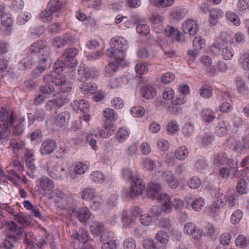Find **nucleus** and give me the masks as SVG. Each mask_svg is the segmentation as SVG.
Instances as JSON below:
<instances>
[{
    "label": "nucleus",
    "instance_id": "4468645a",
    "mask_svg": "<svg viewBox=\"0 0 249 249\" xmlns=\"http://www.w3.org/2000/svg\"><path fill=\"white\" fill-rule=\"evenodd\" d=\"M89 104L85 99L75 100L72 104V107L74 110L77 112H83L86 113L89 111Z\"/></svg>",
    "mask_w": 249,
    "mask_h": 249
},
{
    "label": "nucleus",
    "instance_id": "4c0bfd02",
    "mask_svg": "<svg viewBox=\"0 0 249 249\" xmlns=\"http://www.w3.org/2000/svg\"><path fill=\"white\" fill-rule=\"evenodd\" d=\"M225 16L227 19L235 26L240 24V20L238 16L234 12L230 11L226 12Z\"/></svg>",
    "mask_w": 249,
    "mask_h": 249
},
{
    "label": "nucleus",
    "instance_id": "e2e57ef3",
    "mask_svg": "<svg viewBox=\"0 0 249 249\" xmlns=\"http://www.w3.org/2000/svg\"><path fill=\"white\" fill-rule=\"evenodd\" d=\"M178 125L175 120H172L167 124V130L171 134L175 133L178 130Z\"/></svg>",
    "mask_w": 249,
    "mask_h": 249
},
{
    "label": "nucleus",
    "instance_id": "bf43d9fd",
    "mask_svg": "<svg viewBox=\"0 0 249 249\" xmlns=\"http://www.w3.org/2000/svg\"><path fill=\"white\" fill-rule=\"evenodd\" d=\"M139 221L141 224L145 226H148L151 224L152 221V216L148 214L141 215Z\"/></svg>",
    "mask_w": 249,
    "mask_h": 249
},
{
    "label": "nucleus",
    "instance_id": "774afa93",
    "mask_svg": "<svg viewBox=\"0 0 249 249\" xmlns=\"http://www.w3.org/2000/svg\"><path fill=\"white\" fill-rule=\"evenodd\" d=\"M124 249H135L136 248L135 241L131 238L126 239L124 242Z\"/></svg>",
    "mask_w": 249,
    "mask_h": 249
},
{
    "label": "nucleus",
    "instance_id": "79ce46f5",
    "mask_svg": "<svg viewBox=\"0 0 249 249\" xmlns=\"http://www.w3.org/2000/svg\"><path fill=\"white\" fill-rule=\"evenodd\" d=\"M32 15L30 13L23 12L21 13L17 17V22L19 25H23L31 19Z\"/></svg>",
    "mask_w": 249,
    "mask_h": 249
},
{
    "label": "nucleus",
    "instance_id": "aec40b11",
    "mask_svg": "<svg viewBox=\"0 0 249 249\" xmlns=\"http://www.w3.org/2000/svg\"><path fill=\"white\" fill-rule=\"evenodd\" d=\"M47 42L43 40H38L32 44L29 48L30 53H40L44 52V50L46 49Z\"/></svg>",
    "mask_w": 249,
    "mask_h": 249
},
{
    "label": "nucleus",
    "instance_id": "5fc2aeb1",
    "mask_svg": "<svg viewBox=\"0 0 249 249\" xmlns=\"http://www.w3.org/2000/svg\"><path fill=\"white\" fill-rule=\"evenodd\" d=\"M25 146L24 142L20 140H11L10 146L13 150H19L22 149Z\"/></svg>",
    "mask_w": 249,
    "mask_h": 249
},
{
    "label": "nucleus",
    "instance_id": "cd10ccee",
    "mask_svg": "<svg viewBox=\"0 0 249 249\" xmlns=\"http://www.w3.org/2000/svg\"><path fill=\"white\" fill-rule=\"evenodd\" d=\"M104 116L107 118L105 122V124H111V122L116 120L118 117L116 112L113 109L109 108H106L104 111Z\"/></svg>",
    "mask_w": 249,
    "mask_h": 249
},
{
    "label": "nucleus",
    "instance_id": "6e6552de",
    "mask_svg": "<svg viewBox=\"0 0 249 249\" xmlns=\"http://www.w3.org/2000/svg\"><path fill=\"white\" fill-rule=\"evenodd\" d=\"M5 224L8 231L7 236H9V239L19 240L24 231L22 228L12 221H7L5 222Z\"/></svg>",
    "mask_w": 249,
    "mask_h": 249
},
{
    "label": "nucleus",
    "instance_id": "7c9ffc66",
    "mask_svg": "<svg viewBox=\"0 0 249 249\" xmlns=\"http://www.w3.org/2000/svg\"><path fill=\"white\" fill-rule=\"evenodd\" d=\"M47 8L54 14L60 11L62 8V3L59 0H51L48 3Z\"/></svg>",
    "mask_w": 249,
    "mask_h": 249
},
{
    "label": "nucleus",
    "instance_id": "bb28decb",
    "mask_svg": "<svg viewBox=\"0 0 249 249\" xmlns=\"http://www.w3.org/2000/svg\"><path fill=\"white\" fill-rule=\"evenodd\" d=\"M168 234L163 231H159L156 234V239L159 244V247H164L168 243Z\"/></svg>",
    "mask_w": 249,
    "mask_h": 249
},
{
    "label": "nucleus",
    "instance_id": "3c124183",
    "mask_svg": "<svg viewBox=\"0 0 249 249\" xmlns=\"http://www.w3.org/2000/svg\"><path fill=\"white\" fill-rule=\"evenodd\" d=\"M17 241L18 240L17 239H9V236H7L0 246L3 247L4 249H13L15 247V244Z\"/></svg>",
    "mask_w": 249,
    "mask_h": 249
},
{
    "label": "nucleus",
    "instance_id": "052dcab7",
    "mask_svg": "<svg viewBox=\"0 0 249 249\" xmlns=\"http://www.w3.org/2000/svg\"><path fill=\"white\" fill-rule=\"evenodd\" d=\"M51 193L49 194L50 198H55V201L57 203L60 202V200L64 196L63 193L59 190H53Z\"/></svg>",
    "mask_w": 249,
    "mask_h": 249
},
{
    "label": "nucleus",
    "instance_id": "ddd939ff",
    "mask_svg": "<svg viewBox=\"0 0 249 249\" xmlns=\"http://www.w3.org/2000/svg\"><path fill=\"white\" fill-rule=\"evenodd\" d=\"M182 29L184 33H188L192 36L196 35L198 31L196 22L192 19H188L184 22L182 25Z\"/></svg>",
    "mask_w": 249,
    "mask_h": 249
},
{
    "label": "nucleus",
    "instance_id": "e433bc0d",
    "mask_svg": "<svg viewBox=\"0 0 249 249\" xmlns=\"http://www.w3.org/2000/svg\"><path fill=\"white\" fill-rule=\"evenodd\" d=\"M199 94L201 97L204 98H210L213 94L212 88L207 84L202 85L199 89Z\"/></svg>",
    "mask_w": 249,
    "mask_h": 249
},
{
    "label": "nucleus",
    "instance_id": "9d476101",
    "mask_svg": "<svg viewBox=\"0 0 249 249\" xmlns=\"http://www.w3.org/2000/svg\"><path fill=\"white\" fill-rule=\"evenodd\" d=\"M39 59L38 62L40 66L38 67L36 71L41 72L46 69L47 66H50L52 62L51 51L49 48H47L44 50V52L40 53L38 54Z\"/></svg>",
    "mask_w": 249,
    "mask_h": 249
},
{
    "label": "nucleus",
    "instance_id": "a18cd8bd",
    "mask_svg": "<svg viewBox=\"0 0 249 249\" xmlns=\"http://www.w3.org/2000/svg\"><path fill=\"white\" fill-rule=\"evenodd\" d=\"M243 216V212L239 209L236 210L231 214L230 220L232 224L236 225L239 223Z\"/></svg>",
    "mask_w": 249,
    "mask_h": 249
},
{
    "label": "nucleus",
    "instance_id": "4be33fe9",
    "mask_svg": "<svg viewBox=\"0 0 249 249\" xmlns=\"http://www.w3.org/2000/svg\"><path fill=\"white\" fill-rule=\"evenodd\" d=\"M121 61L115 60V62H112L107 65L105 68V75L106 77L112 76L116 71L118 65Z\"/></svg>",
    "mask_w": 249,
    "mask_h": 249
},
{
    "label": "nucleus",
    "instance_id": "de8ad7c7",
    "mask_svg": "<svg viewBox=\"0 0 249 249\" xmlns=\"http://www.w3.org/2000/svg\"><path fill=\"white\" fill-rule=\"evenodd\" d=\"M39 90L42 94L47 96L48 98L54 91V88L50 84L41 85L39 87Z\"/></svg>",
    "mask_w": 249,
    "mask_h": 249
},
{
    "label": "nucleus",
    "instance_id": "b1692460",
    "mask_svg": "<svg viewBox=\"0 0 249 249\" xmlns=\"http://www.w3.org/2000/svg\"><path fill=\"white\" fill-rule=\"evenodd\" d=\"M75 214L80 221L84 222L89 218L91 213L88 208L84 207L80 208Z\"/></svg>",
    "mask_w": 249,
    "mask_h": 249
},
{
    "label": "nucleus",
    "instance_id": "423d86ee",
    "mask_svg": "<svg viewBox=\"0 0 249 249\" xmlns=\"http://www.w3.org/2000/svg\"><path fill=\"white\" fill-rule=\"evenodd\" d=\"M47 168L48 173L52 178L63 180L67 177V172L64 168L51 161L47 162Z\"/></svg>",
    "mask_w": 249,
    "mask_h": 249
},
{
    "label": "nucleus",
    "instance_id": "c03bdc74",
    "mask_svg": "<svg viewBox=\"0 0 249 249\" xmlns=\"http://www.w3.org/2000/svg\"><path fill=\"white\" fill-rule=\"evenodd\" d=\"M1 24L5 27H9L12 25L13 18L9 13L3 14L0 15Z\"/></svg>",
    "mask_w": 249,
    "mask_h": 249
},
{
    "label": "nucleus",
    "instance_id": "2f4dec72",
    "mask_svg": "<svg viewBox=\"0 0 249 249\" xmlns=\"http://www.w3.org/2000/svg\"><path fill=\"white\" fill-rule=\"evenodd\" d=\"M238 204V196L235 193L227 196L226 205L229 208H232Z\"/></svg>",
    "mask_w": 249,
    "mask_h": 249
},
{
    "label": "nucleus",
    "instance_id": "473e14b6",
    "mask_svg": "<svg viewBox=\"0 0 249 249\" xmlns=\"http://www.w3.org/2000/svg\"><path fill=\"white\" fill-rule=\"evenodd\" d=\"M236 188L237 192L240 195L247 193V182L244 178L238 180Z\"/></svg>",
    "mask_w": 249,
    "mask_h": 249
},
{
    "label": "nucleus",
    "instance_id": "5701e85b",
    "mask_svg": "<svg viewBox=\"0 0 249 249\" xmlns=\"http://www.w3.org/2000/svg\"><path fill=\"white\" fill-rule=\"evenodd\" d=\"M186 200L188 203H191L193 209L196 212L201 210L205 204V200L202 197H198L195 198L192 203H190L189 199L186 197Z\"/></svg>",
    "mask_w": 249,
    "mask_h": 249
},
{
    "label": "nucleus",
    "instance_id": "a19ab883",
    "mask_svg": "<svg viewBox=\"0 0 249 249\" xmlns=\"http://www.w3.org/2000/svg\"><path fill=\"white\" fill-rule=\"evenodd\" d=\"M143 246L145 249H164V247H159L158 242L155 243L150 239H146L143 241Z\"/></svg>",
    "mask_w": 249,
    "mask_h": 249
},
{
    "label": "nucleus",
    "instance_id": "72a5a7b5",
    "mask_svg": "<svg viewBox=\"0 0 249 249\" xmlns=\"http://www.w3.org/2000/svg\"><path fill=\"white\" fill-rule=\"evenodd\" d=\"M53 13L48 8L44 9L39 14V17L43 22H49L53 18Z\"/></svg>",
    "mask_w": 249,
    "mask_h": 249
},
{
    "label": "nucleus",
    "instance_id": "a211bd4d",
    "mask_svg": "<svg viewBox=\"0 0 249 249\" xmlns=\"http://www.w3.org/2000/svg\"><path fill=\"white\" fill-rule=\"evenodd\" d=\"M230 128V125L228 122L225 121H220L217 124L215 127V134L220 137L226 135Z\"/></svg>",
    "mask_w": 249,
    "mask_h": 249
},
{
    "label": "nucleus",
    "instance_id": "338daca9",
    "mask_svg": "<svg viewBox=\"0 0 249 249\" xmlns=\"http://www.w3.org/2000/svg\"><path fill=\"white\" fill-rule=\"evenodd\" d=\"M196 228V226L195 223L189 222L185 224L184 227L183 231L186 234L191 235L194 232Z\"/></svg>",
    "mask_w": 249,
    "mask_h": 249
},
{
    "label": "nucleus",
    "instance_id": "69168bd1",
    "mask_svg": "<svg viewBox=\"0 0 249 249\" xmlns=\"http://www.w3.org/2000/svg\"><path fill=\"white\" fill-rule=\"evenodd\" d=\"M130 112L134 117H141L144 113V109L140 107H134L131 108Z\"/></svg>",
    "mask_w": 249,
    "mask_h": 249
},
{
    "label": "nucleus",
    "instance_id": "864d4df0",
    "mask_svg": "<svg viewBox=\"0 0 249 249\" xmlns=\"http://www.w3.org/2000/svg\"><path fill=\"white\" fill-rule=\"evenodd\" d=\"M149 1L151 3L162 8L170 6L173 2V0H149Z\"/></svg>",
    "mask_w": 249,
    "mask_h": 249
},
{
    "label": "nucleus",
    "instance_id": "09e8293b",
    "mask_svg": "<svg viewBox=\"0 0 249 249\" xmlns=\"http://www.w3.org/2000/svg\"><path fill=\"white\" fill-rule=\"evenodd\" d=\"M112 124H104V130L101 129L99 130L98 134L99 136L103 138L108 137L111 135V128L112 127Z\"/></svg>",
    "mask_w": 249,
    "mask_h": 249
},
{
    "label": "nucleus",
    "instance_id": "6e6d98bb",
    "mask_svg": "<svg viewBox=\"0 0 249 249\" xmlns=\"http://www.w3.org/2000/svg\"><path fill=\"white\" fill-rule=\"evenodd\" d=\"M205 41L200 36H197L193 40V45L194 49L196 50L201 49L205 45Z\"/></svg>",
    "mask_w": 249,
    "mask_h": 249
},
{
    "label": "nucleus",
    "instance_id": "c85d7f7f",
    "mask_svg": "<svg viewBox=\"0 0 249 249\" xmlns=\"http://www.w3.org/2000/svg\"><path fill=\"white\" fill-rule=\"evenodd\" d=\"M223 16L221 10L217 9H212L210 12L209 21L211 24L214 25L218 22L219 18Z\"/></svg>",
    "mask_w": 249,
    "mask_h": 249
},
{
    "label": "nucleus",
    "instance_id": "0e129e2a",
    "mask_svg": "<svg viewBox=\"0 0 249 249\" xmlns=\"http://www.w3.org/2000/svg\"><path fill=\"white\" fill-rule=\"evenodd\" d=\"M172 221L168 218H162L159 222L160 227L169 230L172 228Z\"/></svg>",
    "mask_w": 249,
    "mask_h": 249
},
{
    "label": "nucleus",
    "instance_id": "20e7f679",
    "mask_svg": "<svg viewBox=\"0 0 249 249\" xmlns=\"http://www.w3.org/2000/svg\"><path fill=\"white\" fill-rule=\"evenodd\" d=\"M45 82L50 84L54 83L56 86H60V89L63 92H67L71 91V87L69 83L67 82L65 76L61 75L55 72L52 71L50 73L45 74L43 77Z\"/></svg>",
    "mask_w": 249,
    "mask_h": 249
},
{
    "label": "nucleus",
    "instance_id": "0eeeda50",
    "mask_svg": "<svg viewBox=\"0 0 249 249\" xmlns=\"http://www.w3.org/2000/svg\"><path fill=\"white\" fill-rule=\"evenodd\" d=\"M78 51L75 48H69L66 49L60 57L67 67L73 68L77 64V60L75 56L78 54Z\"/></svg>",
    "mask_w": 249,
    "mask_h": 249
},
{
    "label": "nucleus",
    "instance_id": "603ef678",
    "mask_svg": "<svg viewBox=\"0 0 249 249\" xmlns=\"http://www.w3.org/2000/svg\"><path fill=\"white\" fill-rule=\"evenodd\" d=\"M137 32L142 36L148 35L150 32L149 26L145 24H139L136 27Z\"/></svg>",
    "mask_w": 249,
    "mask_h": 249
},
{
    "label": "nucleus",
    "instance_id": "39448f33",
    "mask_svg": "<svg viewBox=\"0 0 249 249\" xmlns=\"http://www.w3.org/2000/svg\"><path fill=\"white\" fill-rule=\"evenodd\" d=\"M226 198L227 195L220 193L219 191H216L213 205L206 209L207 213L212 216L217 215L220 213V209L226 205Z\"/></svg>",
    "mask_w": 249,
    "mask_h": 249
},
{
    "label": "nucleus",
    "instance_id": "8fccbe9b",
    "mask_svg": "<svg viewBox=\"0 0 249 249\" xmlns=\"http://www.w3.org/2000/svg\"><path fill=\"white\" fill-rule=\"evenodd\" d=\"M128 131L124 128H120L116 134V138L119 141L122 142L125 140L129 136Z\"/></svg>",
    "mask_w": 249,
    "mask_h": 249
},
{
    "label": "nucleus",
    "instance_id": "7ed1b4c3",
    "mask_svg": "<svg viewBox=\"0 0 249 249\" xmlns=\"http://www.w3.org/2000/svg\"><path fill=\"white\" fill-rule=\"evenodd\" d=\"M110 48L107 51V55L117 61H123L127 48L126 40L123 37L116 36L110 41Z\"/></svg>",
    "mask_w": 249,
    "mask_h": 249
},
{
    "label": "nucleus",
    "instance_id": "412c9836",
    "mask_svg": "<svg viewBox=\"0 0 249 249\" xmlns=\"http://www.w3.org/2000/svg\"><path fill=\"white\" fill-rule=\"evenodd\" d=\"M200 116L203 122H210L215 118L214 112L210 108H204L200 112Z\"/></svg>",
    "mask_w": 249,
    "mask_h": 249
},
{
    "label": "nucleus",
    "instance_id": "9b49d317",
    "mask_svg": "<svg viewBox=\"0 0 249 249\" xmlns=\"http://www.w3.org/2000/svg\"><path fill=\"white\" fill-rule=\"evenodd\" d=\"M144 187V184L141 178H136L133 179L131 188L127 194V196L132 197L135 196L141 195Z\"/></svg>",
    "mask_w": 249,
    "mask_h": 249
},
{
    "label": "nucleus",
    "instance_id": "f3484780",
    "mask_svg": "<svg viewBox=\"0 0 249 249\" xmlns=\"http://www.w3.org/2000/svg\"><path fill=\"white\" fill-rule=\"evenodd\" d=\"M56 147L55 142L51 140H48L42 143L40 151L42 155L49 154L53 152Z\"/></svg>",
    "mask_w": 249,
    "mask_h": 249
},
{
    "label": "nucleus",
    "instance_id": "6ab92c4d",
    "mask_svg": "<svg viewBox=\"0 0 249 249\" xmlns=\"http://www.w3.org/2000/svg\"><path fill=\"white\" fill-rule=\"evenodd\" d=\"M141 94L146 99L153 98L156 95L155 89L151 85H145L141 88Z\"/></svg>",
    "mask_w": 249,
    "mask_h": 249
},
{
    "label": "nucleus",
    "instance_id": "c9c22d12",
    "mask_svg": "<svg viewBox=\"0 0 249 249\" xmlns=\"http://www.w3.org/2000/svg\"><path fill=\"white\" fill-rule=\"evenodd\" d=\"M81 91L86 96L91 95L93 93V85L92 82H85L80 87Z\"/></svg>",
    "mask_w": 249,
    "mask_h": 249
},
{
    "label": "nucleus",
    "instance_id": "f704fd0d",
    "mask_svg": "<svg viewBox=\"0 0 249 249\" xmlns=\"http://www.w3.org/2000/svg\"><path fill=\"white\" fill-rule=\"evenodd\" d=\"M53 97V99L55 101L56 107L58 108L63 107L68 101L65 95L63 93L57 92Z\"/></svg>",
    "mask_w": 249,
    "mask_h": 249
},
{
    "label": "nucleus",
    "instance_id": "2eb2a0df",
    "mask_svg": "<svg viewBox=\"0 0 249 249\" xmlns=\"http://www.w3.org/2000/svg\"><path fill=\"white\" fill-rule=\"evenodd\" d=\"M70 117V114L68 112H62L56 117L53 124L57 129L61 128L69 121Z\"/></svg>",
    "mask_w": 249,
    "mask_h": 249
},
{
    "label": "nucleus",
    "instance_id": "ea45409f",
    "mask_svg": "<svg viewBox=\"0 0 249 249\" xmlns=\"http://www.w3.org/2000/svg\"><path fill=\"white\" fill-rule=\"evenodd\" d=\"M240 64L243 69L249 70V52H244L239 59Z\"/></svg>",
    "mask_w": 249,
    "mask_h": 249
},
{
    "label": "nucleus",
    "instance_id": "49530a36",
    "mask_svg": "<svg viewBox=\"0 0 249 249\" xmlns=\"http://www.w3.org/2000/svg\"><path fill=\"white\" fill-rule=\"evenodd\" d=\"M187 184L192 189H196L200 186L201 180L196 176H193L189 179Z\"/></svg>",
    "mask_w": 249,
    "mask_h": 249
},
{
    "label": "nucleus",
    "instance_id": "f257e3e1",
    "mask_svg": "<svg viewBox=\"0 0 249 249\" xmlns=\"http://www.w3.org/2000/svg\"><path fill=\"white\" fill-rule=\"evenodd\" d=\"M231 43L230 35L222 32L216 37L214 43L211 47L210 52L216 55L219 53L221 50L222 57L225 60H230L234 54V51L231 46Z\"/></svg>",
    "mask_w": 249,
    "mask_h": 249
},
{
    "label": "nucleus",
    "instance_id": "c756f323",
    "mask_svg": "<svg viewBox=\"0 0 249 249\" xmlns=\"http://www.w3.org/2000/svg\"><path fill=\"white\" fill-rule=\"evenodd\" d=\"M226 166L225 167L229 169L230 172L231 171H232L233 177H237V172L238 171L237 161H235L232 159H229L226 160Z\"/></svg>",
    "mask_w": 249,
    "mask_h": 249
},
{
    "label": "nucleus",
    "instance_id": "37998d69",
    "mask_svg": "<svg viewBox=\"0 0 249 249\" xmlns=\"http://www.w3.org/2000/svg\"><path fill=\"white\" fill-rule=\"evenodd\" d=\"M194 126L190 123H186L182 128V133L185 137H190L194 133Z\"/></svg>",
    "mask_w": 249,
    "mask_h": 249
},
{
    "label": "nucleus",
    "instance_id": "13d9d810",
    "mask_svg": "<svg viewBox=\"0 0 249 249\" xmlns=\"http://www.w3.org/2000/svg\"><path fill=\"white\" fill-rule=\"evenodd\" d=\"M136 72L140 74H143L148 71V66L146 63H138L135 67Z\"/></svg>",
    "mask_w": 249,
    "mask_h": 249
},
{
    "label": "nucleus",
    "instance_id": "f8f14e48",
    "mask_svg": "<svg viewBox=\"0 0 249 249\" xmlns=\"http://www.w3.org/2000/svg\"><path fill=\"white\" fill-rule=\"evenodd\" d=\"M37 187L46 193L52 191L55 187L53 181L47 177H42L36 180Z\"/></svg>",
    "mask_w": 249,
    "mask_h": 249
},
{
    "label": "nucleus",
    "instance_id": "680f3d73",
    "mask_svg": "<svg viewBox=\"0 0 249 249\" xmlns=\"http://www.w3.org/2000/svg\"><path fill=\"white\" fill-rule=\"evenodd\" d=\"M226 161V158L224 157L222 152H218L214 157L213 163L214 164L219 166L223 164Z\"/></svg>",
    "mask_w": 249,
    "mask_h": 249
},
{
    "label": "nucleus",
    "instance_id": "1a4fd4ad",
    "mask_svg": "<svg viewBox=\"0 0 249 249\" xmlns=\"http://www.w3.org/2000/svg\"><path fill=\"white\" fill-rule=\"evenodd\" d=\"M0 121L3 122V125L6 127H11L16 124L17 119L12 111H8L6 108H0Z\"/></svg>",
    "mask_w": 249,
    "mask_h": 249
},
{
    "label": "nucleus",
    "instance_id": "f03ea898",
    "mask_svg": "<svg viewBox=\"0 0 249 249\" xmlns=\"http://www.w3.org/2000/svg\"><path fill=\"white\" fill-rule=\"evenodd\" d=\"M160 184L152 182L149 184L147 190V197L153 199H157L161 204L162 209L164 212H167L171 209V198L169 196L163 194Z\"/></svg>",
    "mask_w": 249,
    "mask_h": 249
},
{
    "label": "nucleus",
    "instance_id": "dca6fc26",
    "mask_svg": "<svg viewBox=\"0 0 249 249\" xmlns=\"http://www.w3.org/2000/svg\"><path fill=\"white\" fill-rule=\"evenodd\" d=\"M160 177L162 179L167 182L170 187L175 189L178 186V181L172 173L162 172Z\"/></svg>",
    "mask_w": 249,
    "mask_h": 249
},
{
    "label": "nucleus",
    "instance_id": "a878e982",
    "mask_svg": "<svg viewBox=\"0 0 249 249\" xmlns=\"http://www.w3.org/2000/svg\"><path fill=\"white\" fill-rule=\"evenodd\" d=\"M89 163L87 162H78L75 164L73 172L76 175H82L89 170Z\"/></svg>",
    "mask_w": 249,
    "mask_h": 249
},
{
    "label": "nucleus",
    "instance_id": "58836bf2",
    "mask_svg": "<svg viewBox=\"0 0 249 249\" xmlns=\"http://www.w3.org/2000/svg\"><path fill=\"white\" fill-rule=\"evenodd\" d=\"M249 10L247 0H238L237 3V12L240 16L246 13Z\"/></svg>",
    "mask_w": 249,
    "mask_h": 249
},
{
    "label": "nucleus",
    "instance_id": "393cba45",
    "mask_svg": "<svg viewBox=\"0 0 249 249\" xmlns=\"http://www.w3.org/2000/svg\"><path fill=\"white\" fill-rule=\"evenodd\" d=\"M189 154V152L185 146H181L178 147L174 153L177 159L180 160H183L186 159Z\"/></svg>",
    "mask_w": 249,
    "mask_h": 249
},
{
    "label": "nucleus",
    "instance_id": "4d7b16f0",
    "mask_svg": "<svg viewBox=\"0 0 249 249\" xmlns=\"http://www.w3.org/2000/svg\"><path fill=\"white\" fill-rule=\"evenodd\" d=\"M75 237L81 242L85 243L88 240V232L83 229H80L78 233L75 235Z\"/></svg>",
    "mask_w": 249,
    "mask_h": 249
}]
</instances>
